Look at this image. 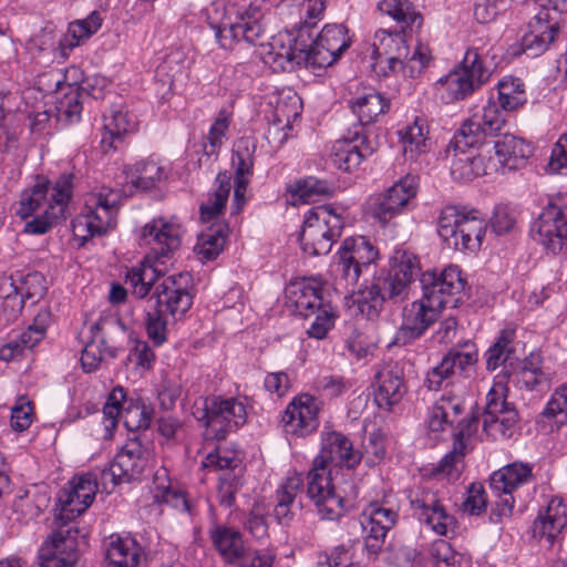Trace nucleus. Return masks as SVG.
<instances>
[{
  "mask_svg": "<svg viewBox=\"0 0 567 567\" xmlns=\"http://www.w3.org/2000/svg\"><path fill=\"white\" fill-rule=\"evenodd\" d=\"M336 271L344 286L354 287L363 272L378 259V249L362 236L346 238L338 250Z\"/></svg>",
  "mask_w": 567,
  "mask_h": 567,
  "instance_id": "9b49d317",
  "label": "nucleus"
},
{
  "mask_svg": "<svg viewBox=\"0 0 567 567\" xmlns=\"http://www.w3.org/2000/svg\"><path fill=\"white\" fill-rule=\"evenodd\" d=\"M227 234V224L213 223L199 234L194 251L202 260L215 259L224 249Z\"/></svg>",
  "mask_w": 567,
  "mask_h": 567,
  "instance_id": "a19ab883",
  "label": "nucleus"
},
{
  "mask_svg": "<svg viewBox=\"0 0 567 567\" xmlns=\"http://www.w3.org/2000/svg\"><path fill=\"white\" fill-rule=\"evenodd\" d=\"M193 414L204 424L205 439L212 441L225 440L228 433L245 424L247 416L243 402L217 395L205 398L202 405L196 404Z\"/></svg>",
  "mask_w": 567,
  "mask_h": 567,
  "instance_id": "39448f33",
  "label": "nucleus"
},
{
  "mask_svg": "<svg viewBox=\"0 0 567 567\" xmlns=\"http://www.w3.org/2000/svg\"><path fill=\"white\" fill-rule=\"evenodd\" d=\"M96 483L91 475L73 477L60 491L56 498L54 526H74L73 519L83 514L92 504L96 494Z\"/></svg>",
  "mask_w": 567,
  "mask_h": 567,
  "instance_id": "ddd939ff",
  "label": "nucleus"
},
{
  "mask_svg": "<svg viewBox=\"0 0 567 567\" xmlns=\"http://www.w3.org/2000/svg\"><path fill=\"white\" fill-rule=\"evenodd\" d=\"M354 293V302L359 310L365 313L369 319L377 317L386 299H390L388 289L384 288V278H377L369 286H360Z\"/></svg>",
  "mask_w": 567,
  "mask_h": 567,
  "instance_id": "ea45409f",
  "label": "nucleus"
},
{
  "mask_svg": "<svg viewBox=\"0 0 567 567\" xmlns=\"http://www.w3.org/2000/svg\"><path fill=\"white\" fill-rule=\"evenodd\" d=\"M256 148L257 145L252 137L245 136L235 142L231 156L235 177L250 178L254 171Z\"/></svg>",
  "mask_w": 567,
  "mask_h": 567,
  "instance_id": "09e8293b",
  "label": "nucleus"
},
{
  "mask_svg": "<svg viewBox=\"0 0 567 567\" xmlns=\"http://www.w3.org/2000/svg\"><path fill=\"white\" fill-rule=\"evenodd\" d=\"M136 118L133 114L122 110L112 111L111 115L104 116L105 135L102 137L104 151L116 148L114 142L121 141L123 135L134 132Z\"/></svg>",
  "mask_w": 567,
  "mask_h": 567,
  "instance_id": "37998d69",
  "label": "nucleus"
},
{
  "mask_svg": "<svg viewBox=\"0 0 567 567\" xmlns=\"http://www.w3.org/2000/svg\"><path fill=\"white\" fill-rule=\"evenodd\" d=\"M498 162L508 169L518 168L529 157L532 150L523 138L503 134L494 142Z\"/></svg>",
  "mask_w": 567,
  "mask_h": 567,
  "instance_id": "e433bc0d",
  "label": "nucleus"
},
{
  "mask_svg": "<svg viewBox=\"0 0 567 567\" xmlns=\"http://www.w3.org/2000/svg\"><path fill=\"white\" fill-rule=\"evenodd\" d=\"M104 548L103 567H138L146 559L144 548L130 534H112Z\"/></svg>",
  "mask_w": 567,
  "mask_h": 567,
  "instance_id": "bb28decb",
  "label": "nucleus"
},
{
  "mask_svg": "<svg viewBox=\"0 0 567 567\" xmlns=\"http://www.w3.org/2000/svg\"><path fill=\"white\" fill-rule=\"evenodd\" d=\"M464 455L465 443L460 442L458 445L454 443L453 450L450 451L435 467L434 474L442 475L449 480L458 478L464 468Z\"/></svg>",
  "mask_w": 567,
  "mask_h": 567,
  "instance_id": "6e6d98bb",
  "label": "nucleus"
},
{
  "mask_svg": "<svg viewBox=\"0 0 567 567\" xmlns=\"http://www.w3.org/2000/svg\"><path fill=\"white\" fill-rule=\"evenodd\" d=\"M532 478V467L523 463H513L496 471L491 476V488L494 493L513 492Z\"/></svg>",
  "mask_w": 567,
  "mask_h": 567,
  "instance_id": "79ce46f5",
  "label": "nucleus"
},
{
  "mask_svg": "<svg viewBox=\"0 0 567 567\" xmlns=\"http://www.w3.org/2000/svg\"><path fill=\"white\" fill-rule=\"evenodd\" d=\"M319 403L312 395L302 393L295 396L281 417L285 431L301 437L313 433L319 426Z\"/></svg>",
  "mask_w": 567,
  "mask_h": 567,
  "instance_id": "412c9836",
  "label": "nucleus"
},
{
  "mask_svg": "<svg viewBox=\"0 0 567 567\" xmlns=\"http://www.w3.org/2000/svg\"><path fill=\"white\" fill-rule=\"evenodd\" d=\"M487 228L485 216L476 209L444 207L437 218V234L455 250L476 251L482 246Z\"/></svg>",
  "mask_w": 567,
  "mask_h": 567,
  "instance_id": "7ed1b4c3",
  "label": "nucleus"
},
{
  "mask_svg": "<svg viewBox=\"0 0 567 567\" xmlns=\"http://www.w3.org/2000/svg\"><path fill=\"white\" fill-rule=\"evenodd\" d=\"M514 338L515 330L504 329L501 331L496 341L485 352L487 370L494 371L512 359L515 353Z\"/></svg>",
  "mask_w": 567,
  "mask_h": 567,
  "instance_id": "3c124183",
  "label": "nucleus"
},
{
  "mask_svg": "<svg viewBox=\"0 0 567 567\" xmlns=\"http://www.w3.org/2000/svg\"><path fill=\"white\" fill-rule=\"evenodd\" d=\"M343 225L341 214L329 205L309 209L299 235L302 250L310 256L327 255L341 236Z\"/></svg>",
  "mask_w": 567,
  "mask_h": 567,
  "instance_id": "423d86ee",
  "label": "nucleus"
},
{
  "mask_svg": "<svg viewBox=\"0 0 567 567\" xmlns=\"http://www.w3.org/2000/svg\"><path fill=\"white\" fill-rule=\"evenodd\" d=\"M374 380V401L380 409L390 411L401 402L408 391L403 368L399 363L382 365Z\"/></svg>",
  "mask_w": 567,
  "mask_h": 567,
  "instance_id": "393cba45",
  "label": "nucleus"
},
{
  "mask_svg": "<svg viewBox=\"0 0 567 567\" xmlns=\"http://www.w3.org/2000/svg\"><path fill=\"white\" fill-rule=\"evenodd\" d=\"M100 343L101 344L95 341H91L84 347L81 355V362L84 371L92 372L96 370L105 355H110L111 358L116 355V350L114 348L106 347L103 340H101Z\"/></svg>",
  "mask_w": 567,
  "mask_h": 567,
  "instance_id": "e2e57ef3",
  "label": "nucleus"
},
{
  "mask_svg": "<svg viewBox=\"0 0 567 567\" xmlns=\"http://www.w3.org/2000/svg\"><path fill=\"white\" fill-rule=\"evenodd\" d=\"M150 257L138 266L132 267L126 275V284L137 298H145L153 292L146 301V332L155 346H162L167 340V321L165 315L183 317L193 305L192 275L179 272L164 277Z\"/></svg>",
  "mask_w": 567,
  "mask_h": 567,
  "instance_id": "f257e3e1",
  "label": "nucleus"
},
{
  "mask_svg": "<svg viewBox=\"0 0 567 567\" xmlns=\"http://www.w3.org/2000/svg\"><path fill=\"white\" fill-rule=\"evenodd\" d=\"M137 176L132 181L135 188L148 190L166 177L164 167L154 161H145L136 164Z\"/></svg>",
  "mask_w": 567,
  "mask_h": 567,
  "instance_id": "4d7b16f0",
  "label": "nucleus"
},
{
  "mask_svg": "<svg viewBox=\"0 0 567 567\" xmlns=\"http://www.w3.org/2000/svg\"><path fill=\"white\" fill-rule=\"evenodd\" d=\"M333 189V185L329 182L311 176L297 182L295 195L303 202H311L318 196L332 195Z\"/></svg>",
  "mask_w": 567,
  "mask_h": 567,
  "instance_id": "680f3d73",
  "label": "nucleus"
},
{
  "mask_svg": "<svg viewBox=\"0 0 567 567\" xmlns=\"http://www.w3.org/2000/svg\"><path fill=\"white\" fill-rule=\"evenodd\" d=\"M488 135L489 133L486 132L485 127L480 122L478 114H474L461 125L451 145L458 148L472 150L476 145L482 144Z\"/></svg>",
  "mask_w": 567,
  "mask_h": 567,
  "instance_id": "864d4df0",
  "label": "nucleus"
},
{
  "mask_svg": "<svg viewBox=\"0 0 567 567\" xmlns=\"http://www.w3.org/2000/svg\"><path fill=\"white\" fill-rule=\"evenodd\" d=\"M126 394L121 386L114 388L110 393L103 406L105 429L110 430L115 427L118 420L123 421L128 431L147 429L151 423L148 409L144 404L133 402L123 406Z\"/></svg>",
  "mask_w": 567,
  "mask_h": 567,
  "instance_id": "a211bd4d",
  "label": "nucleus"
},
{
  "mask_svg": "<svg viewBox=\"0 0 567 567\" xmlns=\"http://www.w3.org/2000/svg\"><path fill=\"white\" fill-rule=\"evenodd\" d=\"M378 8L382 13L401 23L413 24L417 19H421L409 0H382Z\"/></svg>",
  "mask_w": 567,
  "mask_h": 567,
  "instance_id": "052dcab7",
  "label": "nucleus"
},
{
  "mask_svg": "<svg viewBox=\"0 0 567 567\" xmlns=\"http://www.w3.org/2000/svg\"><path fill=\"white\" fill-rule=\"evenodd\" d=\"M75 526H54L47 542L39 549L40 567H74L78 561V536Z\"/></svg>",
  "mask_w": 567,
  "mask_h": 567,
  "instance_id": "dca6fc26",
  "label": "nucleus"
},
{
  "mask_svg": "<svg viewBox=\"0 0 567 567\" xmlns=\"http://www.w3.org/2000/svg\"><path fill=\"white\" fill-rule=\"evenodd\" d=\"M478 118L491 136L497 135L505 124L503 110L492 100L484 106L483 113L478 114Z\"/></svg>",
  "mask_w": 567,
  "mask_h": 567,
  "instance_id": "338daca9",
  "label": "nucleus"
},
{
  "mask_svg": "<svg viewBox=\"0 0 567 567\" xmlns=\"http://www.w3.org/2000/svg\"><path fill=\"white\" fill-rule=\"evenodd\" d=\"M487 58L488 51L485 47L472 45L466 50L458 69L482 86L492 74Z\"/></svg>",
  "mask_w": 567,
  "mask_h": 567,
  "instance_id": "a18cd8bd",
  "label": "nucleus"
},
{
  "mask_svg": "<svg viewBox=\"0 0 567 567\" xmlns=\"http://www.w3.org/2000/svg\"><path fill=\"white\" fill-rule=\"evenodd\" d=\"M567 524L566 505L563 499L551 498L546 509L539 513L533 524V536L547 546H553L556 537Z\"/></svg>",
  "mask_w": 567,
  "mask_h": 567,
  "instance_id": "7c9ffc66",
  "label": "nucleus"
},
{
  "mask_svg": "<svg viewBox=\"0 0 567 567\" xmlns=\"http://www.w3.org/2000/svg\"><path fill=\"white\" fill-rule=\"evenodd\" d=\"M427 134V125L422 118H415L412 124L399 132L403 154L406 158L414 159L417 155L427 152L430 146Z\"/></svg>",
  "mask_w": 567,
  "mask_h": 567,
  "instance_id": "c03bdc74",
  "label": "nucleus"
},
{
  "mask_svg": "<svg viewBox=\"0 0 567 567\" xmlns=\"http://www.w3.org/2000/svg\"><path fill=\"white\" fill-rule=\"evenodd\" d=\"M362 454L354 450L351 440L341 432L327 431L321 433V450L315 457L318 464L352 470L360 464Z\"/></svg>",
  "mask_w": 567,
  "mask_h": 567,
  "instance_id": "4be33fe9",
  "label": "nucleus"
},
{
  "mask_svg": "<svg viewBox=\"0 0 567 567\" xmlns=\"http://www.w3.org/2000/svg\"><path fill=\"white\" fill-rule=\"evenodd\" d=\"M216 182L218 187L199 207L200 218L205 223L212 221L223 213L230 193V177L227 174H219Z\"/></svg>",
  "mask_w": 567,
  "mask_h": 567,
  "instance_id": "de8ad7c7",
  "label": "nucleus"
},
{
  "mask_svg": "<svg viewBox=\"0 0 567 567\" xmlns=\"http://www.w3.org/2000/svg\"><path fill=\"white\" fill-rule=\"evenodd\" d=\"M218 502L224 507H231L236 502V494L243 482L239 473L225 472L218 478Z\"/></svg>",
  "mask_w": 567,
  "mask_h": 567,
  "instance_id": "0e129e2a",
  "label": "nucleus"
},
{
  "mask_svg": "<svg viewBox=\"0 0 567 567\" xmlns=\"http://www.w3.org/2000/svg\"><path fill=\"white\" fill-rule=\"evenodd\" d=\"M439 84L443 90H445L447 99L451 102L464 100L481 87V85L475 83L466 72H462L460 69H456L450 72L446 76L440 79Z\"/></svg>",
  "mask_w": 567,
  "mask_h": 567,
  "instance_id": "8fccbe9b",
  "label": "nucleus"
},
{
  "mask_svg": "<svg viewBox=\"0 0 567 567\" xmlns=\"http://www.w3.org/2000/svg\"><path fill=\"white\" fill-rule=\"evenodd\" d=\"M54 183L43 181L25 189L20 195L19 207L16 212L21 219H28L42 213L52 202L51 193Z\"/></svg>",
  "mask_w": 567,
  "mask_h": 567,
  "instance_id": "4c0bfd02",
  "label": "nucleus"
},
{
  "mask_svg": "<svg viewBox=\"0 0 567 567\" xmlns=\"http://www.w3.org/2000/svg\"><path fill=\"white\" fill-rule=\"evenodd\" d=\"M409 499L413 515L435 534H455L457 520L446 512L436 491L427 486H417L410 492Z\"/></svg>",
  "mask_w": 567,
  "mask_h": 567,
  "instance_id": "f8f14e48",
  "label": "nucleus"
},
{
  "mask_svg": "<svg viewBox=\"0 0 567 567\" xmlns=\"http://www.w3.org/2000/svg\"><path fill=\"white\" fill-rule=\"evenodd\" d=\"M451 157V175L455 181L468 182L475 177L487 174L491 159L485 161L482 155H476L473 150L458 148L452 145L447 151Z\"/></svg>",
  "mask_w": 567,
  "mask_h": 567,
  "instance_id": "473e14b6",
  "label": "nucleus"
},
{
  "mask_svg": "<svg viewBox=\"0 0 567 567\" xmlns=\"http://www.w3.org/2000/svg\"><path fill=\"white\" fill-rule=\"evenodd\" d=\"M420 271L417 257L408 251H396L391 259V269L384 278V288L388 289L390 299H403L408 295V288Z\"/></svg>",
  "mask_w": 567,
  "mask_h": 567,
  "instance_id": "cd10ccee",
  "label": "nucleus"
},
{
  "mask_svg": "<svg viewBox=\"0 0 567 567\" xmlns=\"http://www.w3.org/2000/svg\"><path fill=\"white\" fill-rule=\"evenodd\" d=\"M373 152L367 133L362 128L352 127L342 138L334 142L330 156L337 168L350 173L357 169L363 159L372 155Z\"/></svg>",
  "mask_w": 567,
  "mask_h": 567,
  "instance_id": "aec40b11",
  "label": "nucleus"
},
{
  "mask_svg": "<svg viewBox=\"0 0 567 567\" xmlns=\"http://www.w3.org/2000/svg\"><path fill=\"white\" fill-rule=\"evenodd\" d=\"M390 107V102L382 94L371 92L351 102L352 112L358 116L359 124L353 125L365 132V126L374 123Z\"/></svg>",
  "mask_w": 567,
  "mask_h": 567,
  "instance_id": "58836bf2",
  "label": "nucleus"
},
{
  "mask_svg": "<svg viewBox=\"0 0 567 567\" xmlns=\"http://www.w3.org/2000/svg\"><path fill=\"white\" fill-rule=\"evenodd\" d=\"M216 38L228 50L235 45H262L267 39L262 10L254 4L236 10L227 22L217 27Z\"/></svg>",
  "mask_w": 567,
  "mask_h": 567,
  "instance_id": "0eeeda50",
  "label": "nucleus"
},
{
  "mask_svg": "<svg viewBox=\"0 0 567 567\" xmlns=\"http://www.w3.org/2000/svg\"><path fill=\"white\" fill-rule=\"evenodd\" d=\"M82 104V94L79 92V89L70 86L69 91L58 100V117L70 123L79 121L83 109Z\"/></svg>",
  "mask_w": 567,
  "mask_h": 567,
  "instance_id": "13d9d810",
  "label": "nucleus"
},
{
  "mask_svg": "<svg viewBox=\"0 0 567 567\" xmlns=\"http://www.w3.org/2000/svg\"><path fill=\"white\" fill-rule=\"evenodd\" d=\"M429 63L430 54L427 48L417 44L408 59L391 60V58H383V63L377 65L374 63L373 68L377 72L379 68L380 72L385 76L401 71L404 76L415 79L426 69Z\"/></svg>",
  "mask_w": 567,
  "mask_h": 567,
  "instance_id": "f704fd0d",
  "label": "nucleus"
},
{
  "mask_svg": "<svg viewBox=\"0 0 567 567\" xmlns=\"http://www.w3.org/2000/svg\"><path fill=\"white\" fill-rule=\"evenodd\" d=\"M181 236L182 228L178 224L159 217L143 226L140 239L143 245L152 246L155 250L156 262L164 264L161 259L179 248Z\"/></svg>",
  "mask_w": 567,
  "mask_h": 567,
  "instance_id": "b1692460",
  "label": "nucleus"
},
{
  "mask_svg": "<svg viewBox=\"0 0 567 567\" xmlns=\"http://www.w3.org/2000/svg\"><path fill=\"white\" fill-rule=\"evenodd\" d=\"M416 195L413 177L406 176L386 192L370 198L369 209L373 218L385 226L392 218L402 214Z\"/></svg>",
  "mask_w": 567,
  "mask_h": 567,
  "instance_id": "f3484780",
  "label": "nucleus"
},
{
  "mask_svg": "<svg viewBox=\"0 0 567 567\" xmlns=\"http://www.w3.org/2000/svg\"><path fill=\"white\" fill-rule=\"evenodd\" d=\"M148 463V453L140 441L130 440L110 464L109 474L114 484L136 480Z\"/></svg>",
  "mask_w": 567,
  "mask_h": 567,
  "instance_id": "a878e982",
  "label": "nucleus"
},
{
  "mask_svg": "<svg viewBox=\"0 0 567 567\" xmlns=\"http://www.w3.org/2000/svg\"><path fill=\"white\" fill-rule=\"evenodd\" d=\"M312 317H315L313 321L307 329L308 336L319 340L326 338L328 331L334 326L336 313L332 306L319 309Z\"/></svg>",
  "mask_w": 567,
  "mask_h": 567,
  "instance_id": "69168bd1",
  "label": "nucleus"
},
{
  "mask_svg": "<svg viewBox=\"0 0 567 567\" xmlns=\"http://www.w3.org/2000/svg\"><path fill=\"white\" fill-rule=\"evenodd\" d=\"M372 48V58L375 60V65L383 63V58H391V60L408 59L412 54L405 35L401 32L377 31Z\"/></svg>",
  "mask_w": 567,
  "mask_h": 567,
  "instance_id": "c9c22d12",
  "label": "nucleus"
},
{
  "mask_svg": "<svg viewBox=\"0 0 567 567\" xmlns=\"http://www.w3.org/2000/svg\"><path fill=\"white\" fill-rule=\"evenodd\" d=\"M358 487L344 482L343 486L332 483L330 467L313 460L307 475V496L313 503L322 519L334 520L342 516L344 503L358 497Z\"/></svg>",
  "mask_w": 567,
  "mask_h": 567,
  "instance_id": "20e7f679",
  "label": "nucleus"
},
{
  "mask_svg": "<svg viewBox=\"0 0 567 567\" xmlns=\"http://www.w3.org/2000/svg\"><path fill=\"white\" fill-rule=\"evenodd\" d=\"M121 195L117 190L102 188L91 196L86 204V212L72 221L73 233L83 240L94 236H102L115 227Z\"/></svg>",
  "mask_w": 567,
  "mask_h": 567,
  "instance_id": "6e6552de",
  "label": "nucleus"
},
{
  "mask_svg": "<svg viewBox=\"0 0 567 567\" xmlns=\"http://www.w3.org/2000/svg\"><path fill=\"white\" fill-rule=\"evenodd\" d=\"M101 25L102 18L97 11L91 12L85 19L71 22L66 34L60 40L61 48L72 50L96 33Z\"/></svg>",
  "mask_w": 567,
  "mask_h": 567,
  "instance_id": "49530a36",
  "label": "nucleus"
},
{
  "mask_svg": "<svg viewBox=\"0 0 567 567\" xmlns=\"http://www.w3.org/2000/svg\"><path fill=\"white\" fill-rule=\"evenodd\" d=\"M506 386L499 382L486 394L483 430L493 440L512 437L518 422V413L514 404L506 401Z\"/></svg>",
  "mask_w": 567,
  "mask_h": 567,
  "instance_id": "4468645a",
  "label": "nucleus"
},
{
  "mask_svg": "<svg viewBox=\"0 0 567 567\" xmlns=\"http://www.w3.org/2000/svg\"><path fill=\"white\" fill-rule=\"evenodd\" d=\"M73 175L63 173L52 187V202L40 214L27 221L23 233L28 235H43L54 225L66 219V209L73 192Z\"/></svg>",
  "mask_w": 567,
  "mask_h": 567,
  "instance_id": "2eb2a0df",
  "label": "nucleus"
},
{
  "mask_svg": "<svg viewBox=\"0 0 567 567\" xmlns=\"http://www.w3.org/2000/svg\"><path fill=\"white\" fill-rule=\"evenodd\" d=\"M559 33V24L546 9L529 22V33L524 37V50L530 56L544 53Z\"/></svg>",
  "mask_w": 567,
  "mask_h": 567,
  "instance_id": "c756f323",
  "label": "nucleus"
},
{
  "mask_svg": "<svg viewBox=\"0 0 567 567\" xmlns=\"http://www.w3.org/2000/svg\"><path fill=\"white\" fill-rule=\"evenodd\" d=\"M233 120V114L228 112L226 109H221L218 112L217 117L210 126V130L207 135V141L209 144V150L207 145H205V153L207 155H213L217 153V151L221 147L224 143V138L229 130L230 123Z\"/></svg>",
  "mask_w": 567,
  "mask_h": 567,
  "instance_id": "bf43d9fd",
  "label": "nucleus"
},
{
  "mask_svg": "<svg viewBox=\"0 0 567 567\" xmlns=\"http://www.w3.org/2000/svg\"><path fill=\"white\" fill-rule=\"evenodd\" d=\"M240 465V458L231 451L217 449L210 452L203 462L204 467L218 470H229L235 472Z\"/></svg>",
  "mask_w": 567,
  "mask_h": 567,
  "instance_id": "774afa93",
  "label": "nucleus"
},
{
  "mask_svg": "<svg viewBox=\"0 0 567 567\" xmlns=\"http://www.w3.org/2000/svg\"><path fill=\"white\" fill-rule=\"evenodd\" d=\"M527 101L523 82L517 78H505L498 83V104L503 111H515Z\"/></svg>",
  "mask_w": 567,
  "mask_h": 567,
  "instance_id": "603ef678",
  "label": "nucleus"
},
{
  "mask_svg": "<svg viewBox=\"0 0 567 567\" xmlns=\"http://www.w3.org/2000/svg\"><path fill=\"white\" fill-rule=\"evenodd\" d=\"M542 416L553 421L557 426L567 423V382L555 389L542 412Z\"/></svg>",
  "mask_w": 567,
  "mask_h": 567,
  "instance_id": "5fc2aeb1",
  "label": "nucleus"
},
{
  "mask_svg": "<svg viewBox=\"0 0 567 567\" xmlns=\"http://www.w3.org/2000/svg\"><path fill=\"white\" fill-rule=\"evenodd\" d=\"M289 45L281 47L276 51L268 53L280 69L288 66H329L331 65L349 47L347 29L341 24H327L313 39L311 32L307 29H299L296 38L288 35Z\"/></svg>",
  "mask_w": 567,
  "mask_h": 567,
  "instance_id": "f03ea898",
  "label": "nucleus"
},
{
  "mask_svg": "<svg viewBox=\"0 0 567 567\" xmlns=\"http://www.w3.org/2000/svg\"><path fill=\"white\" fill-rule=\"evenodd\" d=\"M441 311L423 297L406 306L403 309V321L396 333L395 342L409 344L420 338L437 319Z\"/></svg>",
  "mask_w": 567,
  "mask_h": 567,
  "instance_id": "5701e85b",
  "label": "nucleus"
},
{
  "mask_svg": "<svg viewBox=\"0 0 567 567\" xmlns=\"http://www.w3.org/2000/svg\"><path fill=\"white\" fill-rule=\"evenodd\" d=\"M210 539L225 563L236 565L250 550L243 535L235 528L217 525L210 530Z\"/></svg>",
  "mask_w": 567,
  "mask_h": 567,
  "instance_id": "72a5a7b5",
  "label": "nucleus"
},
{
  "mask_svg": "<svg viewBox=\"0 0 567 567\" xmlns=\"http://www.w3.org/2000/svg\"><path fill=\"white\" fill-rule=\"evenodd\" d=\"M566 210L567 194L551 196L530 227L532 238L553 255L559 254L567 245Z\"/></svg>",
  "mask_w": 567,
  "mask_h": 567,
  "instance_id": "1a4fd4ad",
  "label": "nucleus"
},
{
  "mask_svg": "<svg viewBox=\"0 0 567 567\" xmlns=\"http://www.w3.org/2000/svg\"><path fill=\"white\" fill-rule=\"evenodd\" d=\"M398 522V513L378 503L370 504L360 516L365 549L377 556L383 548L386 534Z\"/></svg>",
  "mask_w": 567,
  "mask_h": 567,
  "instance_id": "6ab92c4d",
  "label": "nucleus"
},
{
  "mask_svg": "<svg viewBox=\"0 0 567 567\" xmlns=\"http://www.w3.org/2000/svg\"><path fill=\"white\" fill-rule=\"evenodd\" d=\"M286 295L293 311L303 318H310L319 309L331 305L324 299L320 282L315 279L290 284Z\"/></svg>",
  "mask_w": 567,
  "mask_h": 567,
  "instance_id": "c85d7f7f",
  "label": "nucleus"
},
{
  "mask_svg": "<svg viewBox=\"0 0 567 567\" xmlns=\"http://www.w3.org/2000/svg\"><path fill=\"white\" fill-rule=\"evenodd\" d=\"M477 361V353L475 351L461 352L450 351L441 362L434 367L426 375L425 385L429 390H439L443 381L456 375L462 374L468 367H472Z\"/></svg>",
  "mask_w": 567,
  "mask_h": 567,
  "instance_id": "2f4dec72",
  "label": "nucleus"
},
{
  "mask_svg": "<svg viewBox=\"0 0 567 567\" xmlns=\"http://www.w3.org/2000/svg\"><path fill=\"white\" fill-rule=\"evenodd\" d=\"M465 285L461 269L455 265L441 272L426 270L420 276L422 297L440 310L456 308L465 296Z\"/></svg>",
  "mask_w": 567,
  "mask_h": 567,
  "instance_id": "9d476101",
  "label": "nucleus"
}]
</instances>
